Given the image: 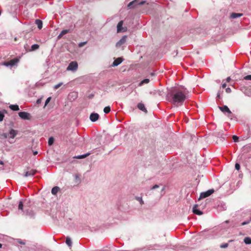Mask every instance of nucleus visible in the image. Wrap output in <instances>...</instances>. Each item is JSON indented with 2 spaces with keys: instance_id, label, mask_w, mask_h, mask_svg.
<instances>
[{
  "instance_id": "nucleus-1",
  "label": "nucleus",
  "mask_w": 251,
  "mask_h": 251,
  "mask_svg": "<svg viewBox=\"0 0 251 251\" xmlns=\"http://www.w3.org/2000/svg\"><path fill=\"white\" fill-rule=\"evenodd\" d=\"M169 101L176 106L182 105L187 98L186 94L179 88H172L167 94Z\"/></svg>"
},
{
  "instance_id": "nucleus-2",
  "label": "nucleus",
  "mask_w": 251,
  "mask_h": 251,
  "mask_svg": "<svg viewBox=\"0 0 251 251\" xmlns=\"http://www.w3.org/2000/svg\"><path fill=\"white\" fill-rule=\"evenodd\" d=\"M78 68V64L76 61L71 62L67 68V71H75Z\"/></svg>"
},
{
  "instance_id": "nucleus-3",
  "label": "nucleus",
  "mask_w": 251,
  "mask_h": 251,
  "mask_svg": "<svg viewBox=\"0 0 251 251\" xmlns=\"http://www.w3.org/2000/svg\"><path fill=\"white\" fill-rule=\"evenodd\" d=\"M214 192V190L213 189H209L206 192H203L201 193L200 196V199L205 198L211 194H212Z\"/></svg>"
},
{
  "instance_id": "nucleus-4",
  "label": "nucleus",
  "mask_w": 251,
  "mask_h": 251,
  "mask_svg": "<svg viewBox=\"0 0 251 251\" xmlns=\"http://www.w3.org/2000/svg\"><path fill=\"white\" fill-rule=\"evenodd\" d=\"M19 60L18 59L15 58V59L10 60L9 61L5 62L3 63V65H4L6 67H9V66L13 67L14 65H15L19 62Z\"/></svg>"
},
{
  "instance_id": "nucleus-5",
  "label": "nucleus",
  "mask_w": 251,
  "mask_h": 251,
  "mask_svg": "<svg viewBox=\"0 0 251 251\" xmlns=\"http://www.w3.org/2000/svg\"><path fill=\"white\" fill-rule=\"evenodd\" d=\"M18 115L21 119L24 120H29L30 119V114L26 112H20Z\"/></svg>"
},
{
  "instance_id": "nucleus-6",
  "label": "nucleus",
  "mask_w": 251,
  "mask_h": 251,
  "mask_svg": "<svg viewBox=\"0 0 251 251\" xmlns=\"http://www.w3.org/2000/svg\"><path fill=\"white\" fill-rule=\"evenodd\" d=\"M145 3V1H142L139 3H138L137 0H134L130 2H129L127 5V7L128 8H132L134 7L135 5H143Z\"/></svg>"
},
{
  "instance_id": "nucleus-7",
  "label": "nucleus",
  "mask_w": 251,
  "mask_h": 251,
  "mask_svg": "<svg viewBox=\"0 0 251 251\" xmlns=\"http://www.w3.org/2000/svg\"><path fill=\"white\" fill-rule=\"evenodd\" d=\"M240 90L246 96L251 97V88L243 87Z\"/></svg>"
},
{
  "instance_id": "nucleus-8",
  "label": "nucleus",
  "mask_w": 251,
  "mask_h": 251,
  "mask_svg": "<svg viewBox=\"0 0 251 251\" xmlns=\"http://www.w3.org/2000/svg\"><path fill=\"white\" fill-rule=\"evenodd\" d=\"M36 172L37 171L36 170L29 169L28 171L25 172L24 176L25 177L32 176H33Z\"/></svg>"
},
{
  "instance_id": "nucleus-9",
  "label": "nucleus",
  "mask_w": 251,
  "mask_h": 251,
  "mask_svg": "<svg viewBox=\"0 0 251 251\" xmlns=\"http://www.w3.org/2000/svg\"><path fill=\"white\" fill-rule=\"evenodd\" d=\"M127 36L125 35L122 37V38L116 43V47L117 48H119L123 44H124L126 41Z\"/></svg>"
},
{
  "instance_id": "nucleus-10",
  "label": "nucleus",
  "mask_w": 251,
  "mask_h": 251,
  "mask_svg": "<svg viewBox=\"0 0 251 251\" xmlns=\"http://www.w3.org/2000/svg\"><path fill=\"white\" fill-rule=\"evenodd\" d=\"M99 118V115L96 113H93L90 116V120L93 122L97 121Z\"/></svg>"
},
{
  "instance_id": "nucleus-11",
  "label": "nucleus",
  "mask_w": 251,
  "mask_h": 251,
  "mask_svg": "<svg viewBox=\"0 0 251 251\" xmlns=\"http://www.w3.org/2000/svg\"><path fill=\"white\" fill-rule=\"evenodd\" d=\"M124 60V59L122 57H118L116 58L112 65L113 67H116L120 64Z\"/></svg>"
},
{
  "instance_id": "nucleus-12",
  "label": "nucleus",
  "mask_w": 251,
  "mask_h": 251,
  "mask_svg": "<svg viewBox=\"0 0 251 251\" xmlns=\"http://www.w3.org/2000/svg\"><path fill=\"white\" fill-rule=\"evenodd\" d=\"M198 204H195L193 207V212L197 215H201L203 212L198 209Z\"/></svg>"
},
{
  "instance_id": "nucleus-13",
  "label": "nucleus",
  "mask_w": 251,
  "mask_h": 251,
  "mask_svg": "<svg viewBox=\"0 0 251 251\" xmlns=\"http://www.w3.org/2000/svg\"><path fill=\"white\" fill-rule=\"evenodd\" d=\"M123 22L122 21L119 22L117 26V32H125L126 31V29H124V28H123Z\"/></svg>"
},
{
  "instance_id": "nucleus-14",
  "label": "nucleus",
  "mask_w": 251,
  "mask_h": 251,
  "mask_svg": "<svg viewBox=\"0 0 251 251\" xmlns=\"http://www.w3.org/2000/svg\"><path fill=\"white\" fill-rule=\"evenodd\" d=\"M219 108L224 113L227 112L229 114H231V111L226 105H224L223 106H219Z\"/></svg>"
},
{
  "instance_id": "nucleus-15",
  "label": "nucleus",
  "mask_w": 251,
  "mask_h": 251,
  "mask_svg": "<svg viewBox=\"0 0 251 251\" xmlns=\"http://www.w3.org/2000/svg\"><path fill=\"white\" fill-rule=\"evenodd\" d=\"M17 134V131L14 129H11L8 134V137L10 138L14 139Z\"/></svg>"
},
{
  "instance_id": "nucleus-16",
  "label": "nucleus",
  "mask_w": 251,
  "mask_h": 251,
  "mask_svg": "<svg viewBox=\"0 0 251 251\" xmlns=\"http://www.w3.org/2000/svg\"><path fill=\"white\" fill-rule=\"evenodd\" d=\"M137 107L141 111L145 112V113L147 112V110L145 108L144 104L143 103H139L137 105Z\"/></svg>"
},
{
  "instance_id": "nucleus-17",
  "label": "nucleus",
  "mask_w": 251,
  "mask_h": 251,
  "mask_svg": "<svg viewBox=\"0 0 251 251\" xmlns=\"http://www.w3.org/2000/svg\"><path fill=\"white\" fill-rule=\"evenodd\" d=\"M242 15L243 14L241 13H232L230 16V17L231 19H236L241 17Z\"/></svg>"
},
{
  "instance_id": "nucleus-18",
  "label": "nucleus",
  "mask_w": 251,
  "mask_h": 251,
  "mask_svg": "<svg viewBox=\"0 0 251 251\" xmlns=\"http://www.w3.org/2000/svg\"><path fill=\"white\" fill-rule=\"evenodd\" d=\"M35 24L37 25L39 29H41L42 28L43 23L40 20L37 19L35 20Z\"/></svg>"
},
{
  "instance_id": "nucleus-19",
  "label": "nucleus",
  "mask_w": 251,
  "mask_h": 251,
  "mask_svg": "<svg viewBox=\"0 0 251 251\" xmlns=\"http://www.w3.org/2000/svg\"><path fill=\"white\" fill-rule=\"evenodd\" d=\"M150 81V80L149 78L144 79L138 84V86H142L144 84H148Z\"/></svg>"
},
{
  "instance_id": "nucleus-20",
  "label": "nucleus",
  "mask_w": 251,
  "mask_h": 251,
  "mask_svg": "<svg viewBox=\"0 0 251 251\" xmlns=\"http://www.w3.org/2000/svg\"><path fill=\"white\" fill-rule=\"evenodd\" d=\"M60 188L58 186H55L51 189V193L53 195H55L59 191Z\"/></svg>"
},
{
  "instance_id": "nucleus-21",
  "label": "nucleus",
  "mask_w": 251,
  "mask_h": 251,
  "mask_svg": "<svg viewBox=\"0 0 251 251\" xmlns=\"http://www.w3.org/2000/svg\"><path fill=\"white\" fill-rule=\"evenodd\" d=\"M9 108L13 111H18L19 110V106L17 104L10 105Z\"/></svg>"
},
{
  "instance_id": "nucleus-22",
  "label": "nucleus",
  "mask_w": 251,
  "mask_h": 251,
  "mask_svg": "<svg viewBox=\"0 0 251 251\" xmlns=\"http://www.w3.org/2000/svg\"><path fill=\"white\" fill-rule=\"evenodd\" d=\"M90 153H87L86 154H83V155H77V156H76L75 157V158H77V159H82V158H85L86 157L88 156V155H90Z\"/></svg>"
},
{
  "instance_id": "nucleus-23",
  "label": "nucleus",
  "mask_w": 251,
  "mask_h": 251,
  "mask_svg": "<svg viewBox=\"0 0 251 251\" xmlns=\"http://www.w3.org/2000/svg\"><path fill=\"white\" fill-rule=\"evenodd\" d=\"M244 242L246 244H251V238L249 237H245L244 239Z\"/></svg>"
},
{
  "instance_id": "nucleus-24",
  "label": "nucleus",
  "mask_w": 251,
  "mask_h": 251,
  "mask_svg": "<svg viewBox=\"0 0 251 251\" xmlns=\"http://www.w3.org/2000/svg\"><path fill=\"white\" fill-rule=\"evenodd\" d=\"M39 48V46L38 44H34L31 46V49L29 50V51H34L35 50L38 49Z\"/></svg>"
},
{
  "instance_id": "nucleus-25",
  "label": "nucleus",
  "mask_w": 251,
  "mask_h": 251,
  "mask_svg": "<svg viewBox=\"0 0 251 251\" xmlns=\"http://www.w3.org/2000/svg\"><path fill=\"white\" fill-rule=\"evenodd\" d=\"M25 213H26V215H28V216H30V217H33L35 215L34 213L32 210H30L29 211H26Z\"/></svg>"
},
{
  "instance_id": "nucleus-26",
  "label": "nucleus",
  "mask_w": 251,
  "mask_h": 251,
  "mask_svg": "<svg viewBox=\"0 0 251 251\" xmlns=\"http://www.w3.org/2000/svg\"><path fill=\"white\" fill-rule=\"evenodd\" d=\"M69 32V30H67V29H64V30H63L61 33L59 34V35H58V38H60L61 36H62L63 35L67 34V33Z\"/></svg>"
},
{
  "instance_id": "nucleus-27",
  "label": "nucleus",
  "mask_w": 251,
  "mask_h": 251,
  "mask_svg": "<svg viewBox=\"0 0 251 251\" xmlns=\"http://www.w3.org/2000/svg\"><path fill=\"white\" fill-rule=\"evenodd\" d=\"M66 243L67 245H68L69 247L72 246V242L71 241V239L69 237H67L66 240Z\"/></svg>"
},
{
  "instance_id": "nucleus-28",
  "label": "nucleus",
  "mask_w": 251,
  "mask_h": 251,
  "mask_svg": "<svg viewBox=\"0 0 251 251\" xmlns=\"http://www.w3.org/2000/svg\"><path fill=\"white\" fill-rule=\"evenodd\" d=\"M110 107L108 106L104 108L103 111L105 114H107L110 111Z\"/></svg>"
},
{
  "instance_id": "nucleus-29",
  "label": "nucleus",
  "mask_w": 251,
  "mask_h": 251,
  "mask_svg": "<svg viewBox=\"0 0 251 251\" xmlns=\"http://www.w3.org/2000/svg\"><path fill=\"white\" fill-rule=\"evenodd\" d=\"M54 142V138L52 137H50L49 138L48 140V144L50 146L52 145Z\"/></svg>"
},
{
  "instance_id": "nucleus-30",
  "label": "nucleus",
  "mask_w": 251,
  "mask_h": 251,
  "mask_svg": "<svg viewBox=\"0 0 251 251\" xmlns=\"http://www.w3.org/2000/svg\"><path fill=\"white\" fill-rule=\"evenodd\" d=\"M16 242L21 245H25V242L24 240L20 239H16Z\"/></svg>"
},
{
  "instance_id": "nucleus-31",
  "label": "nucleus",
  "mask_w": 251,
  "mask_h": 251,
  "mask_svg": "<svg viewBox=\"0 0 251 251\" xmlns=\"http://www.w3.org/2000/svg\"><path fill=\"white\" fill-rule=\"evenodd\" d=\"M243 79L246 80H251V75L245 76L243 78Z\"/></svg>"
},
{
  "instance_id": "nucleus-32",
  "label": "nucleus",
  "mask_w": 251,
  "mask_h": 251,
  "mask_svg": "<svg viewBox=\"0 0 251 251\" xmlns=\"http://www.w3.org/2000/svg\"><path fill=\"white\" fill-rule=\"evenodd\" d=\"M63 85V83L62 82H60L56 85H55L53 88L54 90H56L58 88H59L61 86H62Z\"/></svg>"
},
{
  "instance_id": "nucleus-33",
  "label": "nucleus",
  "mask_w": 251,
  "mask_h": 251,
  "mask_svg": "<svg viewBox=\"0 0 251 251\" xmlns=\"http://www.w3.org/2000/svg\"><path fill=\"white\" fill-rule=\"evenodd\" d=\"M23 204L22 201H20L18 205V208L20 210H23Z\"/></svg>"
},
{
  "instance_id": "nucleus-34",
  "label": "nucleus",
  "mask_w": 251,
  "mask_h": 251,
  "mask_svg": "<svg viewBox=\"0 0 251 251\" xmlns=\"http://www.w3.org/2000/svg\"><path fill=\"white\" fill-rule=\"evenodd\" d=\"M0 136L1 137V138L3 139H6L7 137H8V134L6 133H2L1 134H0Z\"/></svg>"
},
{
  "instance_id": "nucleus-35",
  "label": "nucleus",
  "mask_w": 251,
  "mask_h": 251,
  "mask_svg": "<svg viewBox=\"0 0 251 251\" xmlns=\"http://www.w3.org/2000/svg\"><path fill=\"white\" fill-rule=\"evenodd\" d=\"M87 41H85V42H80V43H79L78 44V47L79 48L82 47L83 46L86 45L87 44Z\"/></svg>"
},
{
  "instance_id": "nucleus-36",
  "label": "nucleus",
  "mask_w": 251,
  "mask_h": 251,
  "mask_svg": "<svg viewBox=\"0 0 251 251\" xmlns=\"http://www.w3.org/2000/svg\"><path fill=\"white\" fill-rule=\"evenodd\" d=\"M232 139L234 142H237L238 141V137L236 135H233L232 137Z\"/></svg>"
},
{
  "instance_id": "nucleus-37",
  "label": "nucleus",
  "mask_w": 251,
  "mask_h": 251,
  "mask_svg": "<svg viewBox=\"0 0 251 251\" xmlns=\"http://www.w3.org/2000/svg\"><path fill=\"white\" fill-rule=\"evenodd\" d=\"M4 118V114L2 112L0 111V122L2 121Z\"/></svg>"
},
{
  "instance_id": "nucleus-38",
  "label": "nucleus",
  "mask_w": 251,
  "mask_h": 251,
  "mask_svg": "<svg viewBox=\"0 0 251 251\" xmlns=\"http://www.w3.org/2000/svg\"><path fill=\"white\" fill-rule=\"evenodd\" d=\"M228 244L227 243H225L220 245L221 248H226L228 247Z\"/></svg>"
},
{
  "instance_id": "nucleus-39",
  "label": "nucleus",
  "mask_w": 251,
  "mask_h": 251,
  "mask_svg": "<svg viewBox=\"0 0 251 251\" xmlns=\"http://www.w3.org/2000/svg\"><path fill=\"white\" fill-rule=\"evenodd\" d=\"M50 100H51V97H49L47 99V100L45 101V106H46L48 104V103L50 101Z\"/></svg>"
},
{
  "instance_id": "nucleus-40",
  "label": "nucleus",
  "mask_w": 251,
  "mask_h": 251,
  "mask_svg": "<svg viewBox=\"0 0 251 251\" xmlns=\"http://www.w3.org/2000/svg\"><path fill=\"white\" fill-rule=\"evenodd\" d=\"M235 168L237 170H239L240 168V164L236 163L235 165Z\"/></svg>"
},
{
  "instance_id": "nucleus-41",
  "label": "nucleus",
  "mask_w": 251,
  "mask_h": 251,
  "mask_svg": "<svg viewBox=\"0 0 251 251\" xmlns=\"http://www.w3.org/2000/svg\"><path fill=\"white\" fill-rule=\"evenodd\" d=\"M159 187V185H157V184H155L154 185V186H153L151 188V190H154L156 188H158Z\"/></svg>"
},
{
  "instance_id": "nucleus-42",
  "label": "nucleus",
  "mask_w": 251,
  "mask_h": 251,
  "mask_svg": "<svg viewBox=\"0 0 251 251\" xmlns=\"http://www.w3.org/2000/svg\"><path fill=\"white\" fill-rule=\"evenodd\" d=\"M251 221L249 220V221H245V222H243L242 224H241V225L242 226H244V225H247V224H248L249 223H250V222H251Z\"/></svg>"
},
{
  "instance_id": "nucleus-43",
  "label": "nucleus",
  "mask_w": 251,
  "mask_h": 251,
  "mask_svg": "<svg viewBox=\"0 0 251 251\" xmlns=\"http://www.w3.org/2000/svg\"><path fill=\"white\" fill-rule=\"evenodd\" d=\"M226 93H229L231 92V90L230 88L227 87L226 89Z\"/></svg>"
},
{
  "instance_id": "nucleus-44",
  "label": "nucleus",
  "mask_w": 251,
  "mask_h": 251,
  "mask_svg": "<svg viewBox=\"0 0 251 251\" xmlns=\"http://www.w3.org/2000/svg\"><path fill=\"white\" fill-rule=\"evenodd\" d=\"M220 91L218 92L217 93V97H216V98L217 99H220L221 98V96H220Z\"/></svg>"
},
{
  "instance_id": "nucleus-45",
  "label": "nucleus",
  "mask_w": 251,
  "mask_h": 251,
  "mask_svg": "<svg viewBox=\"0 0 251 251\" xmlns=\"http://www.w3.org/2000/svg\"><path fill=\"white\" fill-rule=\"evenodd\" d=\"M226 83H223V84H222V87H223V88H226Z\"/></svg>"
},
{
  "instance_id": "nucleus-46",
  "label": "nucleus",
  "mask_w": 251,
  "mask_h": 251,
  "mask_svg": "<svg viewBox=\"0 0 251 251\" xmlns=\"http://www.w3.org/2000/svg\"><path fill=\"white\" fill-rule=\"evenodd\" d=\"M155 75V73L154 72L151 73L150 74V75L151 76H153Z\"/></svg>"
},
{
  "instance_id": "nucleus-47",
  "label": "nucleus",
  "mask_w": 251,
  "mask_h": 251,
  "mask_svg": "<svg viewBox=\"0 0 251 251\" xmlns=\"http://www.w3.org/2000/svg\"><path fill=\"white\" fill-rule=\"evenodd\" d=\"M230 79H231L230 77H227V78H226V81H227V82H229V81L230 80Z\"/></svg>"
},
{
  "instance_id": "nucleus-48",
  "label": "nucleus",
  "mask_w": 251,
  "mask_h": 251,
  "mask_svg": "<svg viewBox=\"0 0 251 251\" xmlns=\"http://www.w3.org/2000/svg\"><path fill=\"white\" fill-rule=\"evenodd\" d=\"M40 102H41V100H40V99H38V100H37V101H36V102H37V103H39Z\"/></svg>"
},
{
  "instance_id": "nucleus-49",
  "label": "nucleus",
  "mask_w": 251,
  "mask_h": 251,
  "mask_svg": "<svg viewBox=\"0 0 251 251\" xmlns=\"http://www.w3.org/2000/svg\"><path fill=\"white\" fill-rule=\"evenodd\" d=\"M38 153V152L37 151H35L33 152L34 155H36Z\"/></svg>"
},
{
  "instance_id": "nucleus-50",
  "label": "nucleus",
  "mask_w": 251,
  "mask_h": 251,
  "mask_svg": "<svg viewBox=\"0 0 251 251\" xmlns=\"http://www.w3.org/2000/svg\"><path fill=\"white\" fill-rule=\"evenodd\" d=\"M0 165H3V162L2 161H0Z\"/></svg>"
},
{
  "instance_id": "nucleus-51",
  "label": "nucleus",
  "mask_w": 251,
  "mask_h": 251,
  "mask_svg": "<svg viewBox=\"0 0 251 251\" xmlns=\"http://www.w3.org/2000/svg\"><path fill=\"white\" fill-rule=\"evenodd\" d=\"M165 187H163L161 190V191H163L165 190Z\"/></svg>"
},
{
  "instance_id": "nucleus-52",
  "label": "nucleus",
  "mask_w": 251,
  "mask_h": 251,
  "mask_svg": "<svg viewBox=\"0 0 251 251\" xmlns=\"http://www.w3.org/2000/svg\"><path fill=\"white\" fill-rule=\"evenodd\" d=\"M72 95H74L75 97L76 96V94L75 93H72Z\"/></svg>"
},
{
  "instance_id": "nucleus-53",
  "label": "nucleus",
  "mask_w": 251,
  "mask_h": 251,
  "mask_svg": "<svg viewBox=\"0 0 251 251\" xmlns=\"http://www.w3.org/2000/svg\"><path fill=\"white\" fill-rule=\"evenodd\" d=\"M2 246V245L1 243H0V248H1Z\"/></svg>"
},
{
  "instance_id": "nucleus-54",
  "label": "nucleus",
  "mask_w": 251,
  "mask_h": 251,
  "mask_svg": "<svg viewBox=\"0 0 251 251\" xmlns=\"http://www.w3.org/2000/svg\"><path fill=\"white\" fill-rule=\"evenodd\" d=\"M250 221H251V218H250Z\"/></svg>"
}]
</instances>
